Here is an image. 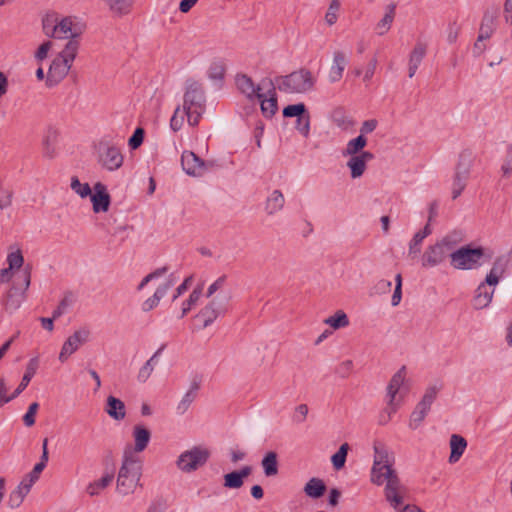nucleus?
Listing matches in <instances>:
<instances>
[{
  "label": "nucleus",
  "mask_w": 512,
  "mask_h": 512,
  "mask_svg": "<svg viewBox=\"0 0 512 512\" xmlns=\"http://www.w3.org/2000/svg\"><path fill=\"white\" fill-rule=\"evenodd\" d=\"M431 233H432V229H431V226L429 223H426V225L423 227V229H421L420 231L415 233V235L413 236L412 240L410 241V245H409L410 254L419 253L423 240L427 236H429Z\"/></svg>",
  "instance_id": "nucleus-38"
},
{
  "label": "nucleus",
  "mask_w": 512,
  "mask_h": 512,
  "mask_svg": "<svg viewBox=\"0 0 512 512\" xmlns=\"http://www.w3.org/2000/svg\"><path fill=\"white\" fill-rule=\"evenodd\" d=\"M108 11L116 17H124L129 15L135 5L134 0H101Z\"/></svg>",
  "instance_id": "nucleus-23"
},
{
  "label": "nucleus",
  "mask_w": 512,
  "mask_h": 512,
  "mask_svg": "<svg viewBox=\"0 0 512 512\" xmlns=\"http://www.w3.org/2000/svg\"><path fill=\"white\" fill-rule=\"evenodd\" d=\"M462 240L463 233L461 231H450L429 247V253L434 256L446 254H449V256H483L487 253V250L477 243H470L453 251Z\"/></svg>",
  "instance_id": "nucleus-6"
},
{
  "label": "nucleus",
  "mask_w": 512,
  "mask_h": 512,
  "mask_svg": "<svg viewBox=\"0 0 512 512\" xmlns=\"http://www.w3.org/2000/svg\"><path fill=\"white\" fill-rule=\"evenodd\" d=\"M166 345L162 344L161 347L144 363V365L139 369L137 379L141 383H145L151 374L153 373L155 366L159 362V358L164 351Z\"/></svg>",
  "instance_id": "nucleus-27"
},
{
  "label": "nucleus",
  "mask_w": 512,
  "mask_h": 512,
  "mask_svg": "<svg viewBox=\"0 0 512 512\" xmlns=\"http://www.w3.org/2000/svg\"><path fill=\"white\" fill-rule=\"evenodd\" d=\"M203 292V284L198 285L193 291L190 293L188 299L183 301L182 303V311L180 318H183L187 315V313L191 310V308L198 302Z\"/></svg>",
  "instance_id": "nucleus-42"
},
{
  "label": "nucleus",
  "mask_w": 512,
  "mask_h": 512,
  "mask_svg": "<svg viewBox=\"0 0 512 512\" xmlns=\"http://www.w3.org/2000/svg\"><path fill=\"white\" fill-rule=\"evenodd\" d=\"M181 166L183 171L192 177H202L209 169V163L188 150L183 151L181 155Z\"/></svg>",
  "instance_id": "nucleus-14"
},
{
  "label": "nucleus",
  "mask_w": 512,
  "mask_h": 512,
  "mask_svg": "<svg viewBox=\"0 0 512 512\" xmlns=\"http://www.w3.org/2000/svg\"><path fill=\"white\" fill-rule=\"evenodd\" d=\"M7 392H8V387L6 386L5 379L3 377H1L0 378V407L17 397V396H13V393L10 396H7Z\"/></svg>",
  "instance_id": "nucleus-60"
},
{
  "label": "nucleus",
  "mask_w": 512,
  "mask_h": 512,
  "mask_svg": "<svg viewBox=\"0 0 512 512\" xmlns=\"http://www.w3.org/2000/svg\"><path fill=\"white\" fill-rule=\"evenodd\" d=\"M226 65L222 60H215L211 62L208 69V76L213 80H221L224 77Z\"/></svg>",
  "instance_id": "nucleus-47"
},
{
  "label": "nucleus",
  "mask_w": 512,
  "mask_h": 512,
  "mask_svg": "<svg viewBox=\"0 0 512 512\" xmlns=\"http://www.w3.org/2000/svg\"><path fill=\"white\" fill-rule=\"evenodd\" d=\"M396 16V4L391 3L388 4L385 9L382 17L378 20V22L374 26V31L378 36H383L387 34L395 20Z\"/></svg>",
  "instance_id": "nucleus-21"
},
{
  "label": "nucleus",
  "mask_w": 512,
  "mask_h": 512,
  "mask_svg": "<svg viewBox=\"0 0 512 512\" xmlns=\"http://www.w3.org/2000/svg\"><path fill=\"white\" fill-rule=\"evenodd\" d=\"M334 122L343 131H351L355 126L354 120L346 115L335 116Z\"/></svg>",
  "instance_id": "nucleus-55"
},
{
  "label": "nucleus",
  "mask_w": 512,
  "mask_h": 512,
  "mask_svg": "<svg viewBox=\"0 0 512 512\" xmlns=\"http://www.w3.org/2000/svg\"><path fill=\"white\" fill-rule=\"evenodd\" d=\"M324 323L333 329L345 328L349 325V318L343 310L336 311L332 316L326 318Z\"/></svg>",
  "instance_id": "nucleus-40"
},
{
  "label": "nucleus",
  "mask_w": 512,
  "mask_h": 512,
  "mask_svg": "<svg viewBox=\"0 0 512 512\" xmlns=\"http://www.w3.org/2000/svg\"><path fill=\"white\" fill-rule=\"evenodd\" d=\"M406 376V368L405 366L401 367L391 378L389 385L387 387V394L389 396V401L394 402L397 393L399 392L401 386L404 383Z\"/></svg>",
  "instance_id": "nucleus-33"
},
{
  "label": "nucleus",
  "mask_w": 512,
  "mask_h": 512,
  "mask_svg": "<svg viewBox=\"0 0 512 512\" xmlns=\"http://www.w3.org/2000/svg\"><path fill=\"white\" fill-rule=\"evenodd\" d=\"M425 54H426V45L424 43L418 42L414 46L413 50L410 53V57H409L408 72H409L410 78H412L415 75Z\"/></svg>",
  "instance_id": "nucleus-29"
},
{
  "label": "nucleus",
  "mask_w": 512,
  "mask_h": 512,
  "mask_svg": "<svg viewBox=\"0 0 512 512\" xmlns=\"http://www.w3.org/2000/svg\"><path fill=\"white\" fill-rule=\"evenodd\" d=\"M438 393V389L436 387H429L426 389L421 401L418 403L421 407L424 409H427L430 411L431 405L433 404L434 400L436 399Z\"/></svg>",
  "instance_id": "nucleus-52"
},
{
  "label": "nucleus",
  "mask_w": 512,
  "mask_h": 512,
  "mask_svg": "<svg viewBox=\"0 0 512 512\" xmlns=\"http://www.w3.org/2000/svg\"><path fill=\"white\" fill-rule=\"evenodd\" d=\"M348 64L347 54L341 50L333 52L332 63L328 72V79L331 83L339 82Z\"/></svg>",
  "instance_id": "nucleus-19"
},
{
  "label": "nucleus",
  "mask_w": 512,
  "mask_h": 512,
  "mask_svg": "<svg viewBox=\"0 0 512 512\" xmlns=\"http://www.w3.org/2000/svg\"><path fill=\"white\" fill-rule=\"evenodd\" d=\"M374 460L371 468V482L377 486L384 483L387 502L398 509L403 504L406 488L402 485L394 469L395 456L383 444H374Z\"/></svg>",
  "instance_id": "nucleus-1"
},
{
  "label": "nucleus",
  "mask_w": 512,
  "mask_h": 512,
  "mask_svg": "<svg viewBox=\"0 0 512 512\" xmlns=\"http://www.w3.org/2000/svg\"><path fill=\"white\" fill-rule=\"evenodd\" d=\"M261 97H256L255 101L260 103L261 112L264 117L272 118L278 110L277 96L272 83L269 88L262 90Z\"/></svg>",
  "instance_id": "nucleus-17"
},
{
  "label": "nucleus",
  "mask_w": 512,
  "mask_h": 512,
  "mask_svg": "<svg viewBox=\"0 0 512 512\" xmlns=\"http://www.w3.org/2000/svg\"><path fill=\"white\" fill-rule=\"evenodd\" d=\"M265 125L263 122L258 121L253 132L255 144L258 149L262 147V137L264 135Z\"/></svg>",
  "instance_id": "nucleus-62"
},
{
  "label": "nucleus",
  "mask_w": 512,
  "mask_h": 512,
  "mask_svg": "<svg viewBox=\"0 0 512 512\" xmlns=\"http://www.w3.org/2000/svg\"><path fill=\"white\" fill-rule=\"evenodd\" d=\"M70 188L83 199L89 197L93 191L88 183H82L77 176L71 177Z\"/></svg>",
  "instance_id": "nucleus-43"
},
{
  "label": "nucleus",
  "mask_w": 512,
  "mask_h": 512,
  "mask_svg": "<svg viewBox=\"0 0 512 512\" xmlns=\"http://www.w3.org/2000/svg\"><path fill=\"white\" fill-rule=\"evenodd\" d=\"M98 153L100 164L109 171L118 170L123 165L124 157L120 149L108 142L99 143Z\"/></svg>",
  "instance_id": "nucleus-11"
},
{
  "label": "nucleus",
  "mask_w": 512,
  "mask_h": 512,
  "mask_svg": "<svg viewBox=\"0 0 512 512\" xmlns=\"http://www.w3.org/2000/svg\"><path fill=\"white\" fill-rule=\"evenodd\" d=\"M144 134V129L141 127H138L134 131L133 135L128 140V145L132 150H136L142 145L144 140Z\"/></svg>",
  "instance_id": "nucleus-57"
},
{
  "label": "nucleus",
  "mask_w": 512,
  "mask_h": 512,
  "mask_svg": "<svg viewBox=\"0 0 512 512\" xmlns=\"http://www.w3.org/2000/svg\"><path fill=\"white\" fill-rule=\"evenodd\" d=\"M134 447L132 452L134 455L144 451L151 439V432L143 425H135L133 428Z\"/></svg>",
  "instance_id": "nucleus-26"
},
{
  "label": "nucleus",
  "mask_w": 512,
  "mask_h": 512,
  "mask_svg": "<svg viewBox=\"0 0 512 512\" xmlns=\"http://www.w3.org/2000/svg\"><path fill=\"white\" fill-rule=\"evenodd\" d=\"M500 170L504 177H509L512 174V145H508L506 148Z\"/></svg>",
  "instance_id": "nucleus-50"
},
{
  "label": "nucleus",
  "mask_w": 512,
  "mask_h": 512,
  "mask_svg": "<svg viewBox=\"0 0 512 512\" xmlns=\"http://www.w3.org/2000/svg\"><path fill=\"white\" fill-rule=\"evenodd\" d=\"M397 411L395 402L389 401L387 407L379 414L378 423L386 425L392 418V415Z\"/></svg>",
  "instance_id": "nucleus-54"
},
{
  "label": "nucleus",
  "mask_w": 512,
  "mask_h": 512,
  "mask_svg": "<svg viewBox=\"0 0 512 512\" xmlns=\"http://www.w3.org/2000/svg\"><path fill=\"white\" fill-rule=\"evenodd\" d=\"M224 479V487L228 489H239L243 486L244 480L240 477V475L236 471H232L227 473L223 477Z\"/></svg>",
  "instance_id": "nucleus-49"
},
{
  "label": "nucleus",
  "mask_w": 512,
  "mask_h": 512,
  "mask_svg": "<svg viewBox=\"0 0 512 512\" xmlns=\"http://www.w3.org/2000/svg\"><path fill=\"white\" fill-rule=\"evenodd\" d=\"M175 282L176 279L171 274L170 278L164 284L160 285L151 297L142 303V310L148 312L157 307L160 300L166 295L167 291L174 286Z\"/></svg>",
  "instance_id": "nucleus-22"
},
{
  "label": "nucleus",
  "mask_w": 512,
  "mask_h": 512,
  "mask_svg": "<svg viewBox=\"0 0 512 512\" xmlns=\"http://www.w3.org/2000/svg\"><path fill=\"white\" fill-rule=\"evenodd\" d=\"M37 368H38V359L37 358L30 359V361L27 364L26 371L22 377L20 384L13 392V396H19L26 389V387L30 383L31 379L35 375Z\"/></svg>",
  "instance_id": "nucleus-35"
},
{
  "label": "nucleus",
  "mask_w": 512,
  "mask_h": 512,
  "mask_svg": "<svg viewBox=\"0 0 512 512\" xmlns=\"http://www.w3.org/2000/svg\"><path fill=\"white\" fill-rule=\"evenodd\" d=\"M9 266L0 271V282H9L12 278L14 284L2 299L4 310L10 314L18 310L25 299V291L30 286V265L24 264V258H8Z\"/></svg>",
  "instance_id": "nucleus-2"
},
{
  "label": "nucleus",
  "mask_w": 512,
  "mask_h": 512,
  "mask_svg": "<svg viewBox=\"0 0 512 512\" xmlns=\"http://www.w3.org/2000/svg\"><path fill=\"white\" fill-rule=\"evenodd\" d=\"M201 380L198 378H194L191 382L189 390L182 397L181 401L178 403L176 407V413L178 415H183L189 409L191 404L197 398L198 390L200 389Z\"/></svg>",
  "instance_id": "nucleus-25"
},
{
  "label": "nucleus",
  "mask_w": 512,
  "mask_h": 512,
  "mask_svg": "<svg viewBox=\"0 0 512 512\" xmlns=\"http://www.w3.org/2000/svg\"><path fill=\"white\" fill-rule=\"evenodd\" d=\"M205 111V96L200 84L192 82L187 85L182 105H178L170 119V127L174 132L179 131L185 122L190 126L198 125Z\"/></svg>",
  "instance_id": "nucleus-3"
},
{
  "label": "nucleus",
  "mask_w": 512,
  "mask_h": 512,
  "mask_svg": "<svg viewBox=\"0 0 512 512\" xmlns=\"http://www.w3.org/2000/svg\"><path fill=\"white\" fill-rule=\"evenodd\" d=\"M507 267V261H504V258H497L494 262L493 267L490 272L487 274L485 281L489 286L495 287L499 279L503 276Z\"/></svg>",
  "instance_id": "nucleus-34"
},
{
  "label": "nucleus",
  "mask_w": 512,
  "mask_h": 512,
  "mask_svg": "<svg viewBox=\"0 0 512 512\" xmlns=\"http://www.w3.org/2000/svg\"><path fill=\"white\" fill-rule=\"evenodd\" d=\"M350 449V446L348 443H343L338 451L332 455L331 457V462L333 464V467L336 469V470H340L342 469L344 466H345V463H346V458H347V454H348V451Z\"/></svg>",
  "instance_id": "nucleus-44"
},
{
  "label": "nucleus",
  "mask_w": 512,
  "mask_h": 512,
  "mask_svg": "<svg viewBox=\"0 0 512 512\" xmlns=\"http://www.w3.org/2000/svg\"><path fill=\"white\" fill-rule=\"evenodd\" d=\"M428 412L429 410L424 409L423 407L417 404L415 409L411 413L409 427L413 430L417 429L425 419Z\"/></svg>",
  "instance_id": "nucleus-46"
},
{
  "label": "nucleus",
  "mask_w": 512,
  "mask_h": 512,
  "mask_svg": "<svg viewBox=\"0 0 512 512\" xmlns=\"http://www.w3.org/2000/svg\"><path fill=\"white\" fill-rule=\"evenodd\" d=\"M307 113L306 106L303 103L288 105L283 110L284 117H300Z\"/></svg>",
  "instance_id": "nucleus-53"
},
{
  "label": "nucleus",
  "mask_w": 512,
  "mask_h": 512,
  "mask_svg": "<svg viewBox=\"0 0 512 512\" xmlns=\"http://www.w3.org/2000/svg\"><path fill=\"white\" fill-rule=\"evenodd\" d=\"M39 409V404L33 402L29 405L27 412L23 416V422L27 427H31L35 424V415Z\"/></svg>",
  "instance_id": "nucleus-58"
},
{
  "label": "nucleus",
  "mask_w": 512,
  "mask_h": 512,
  "mask_svg": "<svg viewBox=\"0 0 512 512\" xmlns=\"http://www.w3.org/2000/svg\"><path fill=\"white\" fill-rule=\"evenodd\" d=\"M114 479L113 473H106L100 479L90 482L86 487V492L91 496H97L102 490L108 487Z\"/></svg>",
  "instance_id": "nucleus-36"
},
{
  "label": "nucleus",
  "mask_w": 512,
  "mask_h": 512,
  "mask_svg": "<svg viewBox=\"0 0 512 512\" xmlns=\"http://www.w3.org/2000/svg\"><path fill=\"white\" fill-rule=\"evenodd\" d=\"M480 258H451V266L455 269L470 270L478 268Z\"/></svg>",
  "instance_id": "nucleus-45"
},
{
  "label": "nucleus",
  "mask_w": 512,
  "mask_h": 512,
  "mask_svg": "<svg viewBox=\"0 0 512 512\" xmlns=\"http://www.w3.org/2000/svg\"><path fill=\"white\" fill-rule=\"evenodd\" d=\"M228 299L219 296L213 298L206 306H204L196 315L203 322V327L210 326L220 315L227 311Z\"/></svg>",
  "instance_id": "nucleus-12"
},
{
  "label": "nucleus",
  "mask_w": 512,
  "mask_h": 512,
  "mask_svg": "<svg viewBox=\"0 0 512 512\" xmlns=\"http://www.w3.org/2000/svg\"><path fill=\"white\" fill-rule=\"evenodd\" d=\"M210 451L203 446H194L190 450L182 452L176 461L179 470L184 473L196 471L199 467L205 465L210 458Z\"/></svg>",
  "instance_id": "nucleus-9"
},
{
  "label": "nucleus",
  "mask_w": 512,
  "mask_h": 512,
  "mask_svg": "<svg viewBox=\"0 0 512 512\" xmlns=\"http://www.w3.org/2000/svg\"><path fill=\"white\" fill-rule=\"evenodd\" d=\"M142 475V462L137 455H134L130 445L125 447L123 452L122 465L118 472L116 490L119 494L126 496L134 493L140 485Z\"/></svg>",
  "instance_id": "nucleus-5"
},
{
  "label": "nucleus",
  "mask_w": 512,
  "mask_h": 512,
  "mask_svg": "<svg viewBox=\"0 0 512 512\" xmlns=\"http://www.w3.org/2000/svg\"><path fill=\"white\" fill-rule=\"evenodd\" d=\"M467 447V441L458 434H453L450 438L451 453L449 456L450 463H456L463 455Z\"/></svg>",
  "instance_id": "nucleus-32"
},
{
  "label": "nucleus",
  "mask_w": 512,
  "mask_h": 512,
  "mask_svg": "<svg viewBox=\"0 0 512 512\" xmlns=\"http://www.w3.org/2000/svg\"><path fill=\"white\" fill-rule=\"evenodd\" d=\"M326 485L323 480L319 478H311L304 486V492L311 498L318 499L324 495Z\"/></svg>",
  "instance_id": "nucleus-37"
},
{
  "label": "nucleus",
  "mask_w": 512,
  "mask_h": 512,
  "mask_svg": "<svg viewBox=\"0 0 512 512\" xmlns=\"http://www.w3.org/2000/svg\"><path fill=\"white\" fill-rule=\"evenodd\" d=\"M295 128L302 136L307 138L310 133V115L305 113L298 117Z\"/></svg>",
  "instance_id": "nucleus-51"
},
{
  "label": "nucleus",
  "mask_w": 512,
  "mask_h": 512,
  "mask_svg": "<svg viewBox=\"0 0 512 512\" xmlns=\"http://www.w3.org/2000/svg\"><path fill=\"white\" fill-rule=\"evenodd\" d=\"M105 411L115 420H122L126 415L124 402L114 396L107 397Z\"/></svg>",
  "instance_id": "nucleus-30"
},
{
  "label": "nucleus",
  "mask_w": 512,
  "mask_h": 512,
  "mask_svg": "<svg viewBox=\"0 0 512 512\" xmlns=\"http://www.w3.org/2000/svg\"><path fill=\"white\" fill-rule=\"evenodd\" d=\"M308 414V406L306 404H300L295 408V414L293 420L296 423H303Z\"/></svg>",
  "instance_id": "nucleus-61"
},
{
  "label": "nucleus",
  "mask_w": 512,
  "mask_h": 512,
  "mask_svg": "<svg viewBox=\"0 0 512 512\" xmlns=\"http://www.w3.org/2000/svg\"><path fill=\"white\" fill-rule=\"evenodd\" d=\"M90 336V330L86 327L76 330L63 343L59 354L60 362H65L73 353H75L81 345L86 343Z\"/></svg>",
  "instance_id": "nucleus-13"
},
{
  "label": "nucleus",
  "mask_w": 512,
  "mask_h": 512,
  "mask_svg": "<svg viewBox=\"0 0 512 512\" xmlns=\"http://www.w3.org/2000/svg\"><path fill=\"white\" fill-rule=\"evenodd\" d=\"M473 163V155L470 151H463L459 156L456 172L452 184V198H458L465 189L470 169Z\"/></svg>",
  "instance_id": "nucleus-10"
},
{
  "label": "nucleus",
  "mask_w": 512,
  "mask_h": 512,
  "mask_svg": "<svg viewBox=\"0 0 512 512\" xmlns=\"http://www.w3.org/2000/svg\"><path fill=\"white\" fill-rule=\"evenodd\" d=\"M12 192L11 190L0 183V209H5L11 205Z\"/></svg>",
  "instance_id": "nucleus-59"
},
{
  "label": "nucleus",
  "mask_w": 512,
  "mask_h": 512,
  "mask_svg": "<svg viewBox=\"0 0 512 512\" xmlns=\"http://www.w3.org/2000/svg\"><path fill=\"white\" fill-rule=\"evenodd\" d=\"M76 301V295L72 291H67L64 293L63 298L59 302L61 308L67 310L70 308Z\"/></svg>",
  "instance_id": "nucleus-64"
},
{
  "label": "nucleus",
  "mask_w": 512,
  "mask_h": 512,
  "mask_svg": "<svg viewBox=\"0 0 512 512\" xmlns=\"http://www.w3.org/2000/svg\"><path fill=\"white\" fill-rule=\"evenodd\" d=\"M367 145V139L363 135H359L356 138L349 140L346 146L342 149L341 155L343 157H351L354 155H360L364 152V148Z\"/></svg>",
  "instance_id": "nucleus-31"
},
{
  "label": "nucleus",
  "mask_w": 512,
  "mask_h": 512,
  "mask_svg": "<svg viewBox=\"0 0 512 512\" xmlns=\"http://www.w3.org/2000/svg\"><path fill=\"white\" fill-rule=\"evenodd\" d=\"M495 288L489 286L486 281L479 284L472 299V305L475 309L480 310L488 307L492 301Z\"/></svg>",
  "instance_id": "nucleus-20"
},
{
  "label": "nucleus",
  "mask_w": 512,
  "mask_h": 512,
  "mask_svg": "<svg viewBox=\"0 0 512 512\" xmlns=\"http://www.w3.org/2000/svg\"><path fill=\"white\" fill-rule=\"evenodd\" d=\"M346 166L350 171L352 179H358L364 175L367 170V164L373 159V154L369 151H364L360 155L347 157Z\"/></svg>",
  "instance_id": "nucleus-16"
},
{
  "label": "nucleus",
  "mask_w": 512,
  "mask_h": 512,
  "mask_svg": "<svg viewBox=\"0 0 512 512\" xmlns=\"http://www.w3.org/2000/svg\"><path fill=\"white\" fill-rule=\"evenodd\" d=\"M92 202L94 213L107 212L110 207V195L107 192L106 186L101 182H97L91 195L89 196Z\"/></svg>",
  "instance_id": "nucleus-18"
},
{
  "label": "nucleus",
  "mask_w": 512,
  "mask_h": 512,
  "mask_svg": "<svg viewBox=\"0 0 512 512\" xmlns=\"http://www.w3.org/2000/svg\"><path fill=\"white\" fill-rule=\"evenodd\" d=\"M237 88L243 93L250 101H255L256 97H261L262 90L269 88L270 82L262 81L260 84L255 85L251 78L247 75H238L236 77Z\"/></svg>",
  "instance_id": "nucleus-15"
},
{
  "label": "nucleus",
  "mask_w": 512,
  "mask_h": 512,
  "mask_svg": "<svg viewBox=\"0 0 512 512\" xmlns=\"http://www.w3.org/2000/svg\"><path fill=\"white\" fill-rule=\"evenodd\" d=\"M316 78L307 69H299L278 79L279 90L286 93H306L314 88Z\"/></svg>",
  "instance_id": "nucleus-8"
},
{
  "label": "nucleus",
  "mask_w": 512,
  "mask_h": 512,
  "mask_svg": "<svg viewBox=\"0 0 512 512\" xmlns=\"http://www.w3.org/2000/svg\"><path fill=\"white\" fill-rule=\"evenodd\" d=\"M167 272V267H161V268H158L156 269L155 271L149 273L148 275H146L142 281L139 283V285L137 286V290L138 291H141L142 289H144V287L149 283L151 282L152 280L154 279H157L159 277H161L162 275H164L165 273Z\"/></svg>",
  "instance_id": "nucleus-56"
},
{
  "label": "nucleus",
  "mask_w": 512,
  "mask_h": 512,
  "mask_svg": "<svg viewBox=\"0 0 512 512\" xmlns=\"http://www.w3.org/2000/svg\"><path fill=\"white\" fill-rule=\"evenodd\" d=\"M261 467L266 477H274L279 472L278 454L275 451H268L261 460Z\"/></svg>",
  "instance_id": "nucleus-28"
},
{
  "label": "nucleus",
  "mask_w": 512,
  "mask_h": 512,
  "mask_svg": "<svg viewBox=\"0 0 512 512\" xmlns=\"http://www.w3.org/2000/svg\"><path fill=\"white\" fill-rule=\"evenodd\" d=\"M284 205L285 197L283 193L278 189H274L269 193L264 202V211L267 215L272 216L279 213L284 208Z\"/></svg>",
  "instance_id": "nucleus-24"
},
{
  "label": "nucleus",
  "mask_w": 512,
  "mask_h": 512,
  "mask_svg": "<svg viewBox=\"0 0 512 512\" xmlns=\"http://www.w3.org/2000/svg\"><path fill=\"white\" fill-rule=\"evenodd\" d=\"M85 25L76 16H65L56 11L47 12L42 18V31L50 38L75 41L80 48V36Z\"/></svg>",
  "instance_id": "nucleus-4"
},
{
  "label": "nucleus",
  "mask_w": 512,
  "mask_h": 512,
  "mask_svg": "<svg viewBox=\"0 0 512 512\" xmlns=\"http://www.w3.org/2000/svg\"><path fill=\"white\" fill-rule=\"evenodd\" d=\"M495 25H496V15L486 13L483 17V20H482V23L480 26V30H479L480 38L481 39H489L495 30Z\"/></svg>",
  "instance_id": "nucleus-39"
},
{
  "label": "nucleus",
  "mask_w": 512,
  "mask_h": 512,
  "mask_svg": "<svg viewBox=\"0 0 512 512\" xmlns=\"http://www.w3.org/2000/svg\"><path fill=\"white\" fill-rule=\"evenodd\" d=\"M78 52V44L75 41H67L63 49L50 63L47 71L46 86H56L68 75Z\"/></svg>",
  "instance_id": "nucleus-7"
},
{
  "label": "nucleus",
  "mask_w": 512,
  "mask_h": 512,
  "mask_svg": "<svg viewBox=\"0 0 512 512\" xmlns=\"http://www.w3.org/2000/svg\"><path fill=\"white\" fill-rule=\"evenodd\" d=\"M52 48L53 42L50 40H46L38 46L33 55L37 64H42V62L47 59Z\"/></svg>",
  "instance_id": "nucleus-48"
},
{
  "label": "nucleus",
  "mask_w": 512,
  "mask_h": 512,
  "mask_svg": "<svg viewBox=\"0 0 512 512\" xmlns=\"http://www.w3.org/2000/svg\"><path fill=\"white\" fill-rule=\"evenodd\" d=\"M341 9L340 0H331L324 16L325 24L329 27L336 24Z\"/></svg>",
  "instance_id": "nucleus-41"
},
{
  "label": "nucleus",
  "mask_w": 512,
  "mask_h": 512,
  "mask_svg": "<svg viewBox=\"0 0 512 512\" xmlns=\"http://www.w3.org/2000/svg\"><path fill=\"white\" fill-rule=\"evenodd\" d=\"M193 276L190 275L184 279V281L176 288L175 294L173 295L172 300L175 301L179 296L184 294L190 285L192 284Z\"/></svg>",
  "instance_id": "nucleus-63"
}]
</instances>
